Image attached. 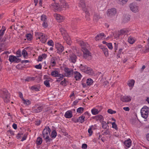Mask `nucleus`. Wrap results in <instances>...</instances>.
I'll return each instance as SVG.
<instances>
[{
	"mask_svg": "<svg viewBox=\"0 0 149 149\" xmlns=\"http://www.w3.org/2000/svg\"><path fill=\"white\" fill-rule=\"evenodd\" d=\"M88 67L86 65H81L79 67L80 69L83 72H85V71L86 70L87 68Z\"/></svg>",
	"mask_w": 149,
	"mask_h": 149,
	"instance_id": "28",
	"label": "nucleus"
},
{
	"mask_svg": "<svg viewBox=\"0 0 149 149\" xmlns=\"http://www.w3.org/2000/svg\"><path fill=\"white\" fill-rule=\"evenodd\" d=\"M41 20L43 21H47V17L45 15H42L41 17Z\"/></svg>",
	"mask_w": 149,
	"mask_h": 149,
	"instance_id": "46",
	"label": "nucleus"
},
{
	"mask_svg": "<svg viewBox=\"0 0 149 149\" xmlns=\"http://www.w3.org/2000/svg\"><path fill=\"white\" fill-rule=\"evenodd\" d=\"M22 53V54L23 55V56L24 57H26L27 56H28L27 52H26V51L24 49L23 50Z\"/></svg>",
	"mask_w": 149,
	"mask_h": 149,
	"instance_id": "49",
	"label": "nucleus"
},
{
	"mask_svg": "<svg viewBox=\"0 0 149 149\" xmlns=\"http://www.w3.org/2000/svg\"><path fill=\"white\" fill-rule=\"evenodd\" d=\"M135 41L134 39L132 37H129L128 39V42L131 44H133Z\"/></svg>",
	"mask_w": 149,
	"mask_h": 149,
	"instance_id": "38",
	"label": "nucleus"
},
{
	"mask_svg": "<svg viewBox=\"0 0 149 149\" xmlns=\"http://www.w3.org/2000/svg\"><path fill=\"white\" fill-rule=\"evenodd\" d=\"M26 37L27 39L29 41L31 40L32 39V36L30 33H29L26 34Z\"/></svg>",
	"mask_w": 149,
	"mask_h": 149,
	"instance_id": "48",
	"label": "nucleus"
},
{
	"mask_svg": "<svg viewBox=\"0 0 149 149\" xmlns=\"http://www.w3.org/2000/svg\"><path fill=\"white\" fill-rule=\"evenodd\" d=\"M84 111V108L80 107L77 109V112L78 113H82Z\"/></svg>",
	"mask_w": 149,
	"mask_h": 149,
	"instance_id": "45",
	"label": "nucleus"
},
{
	"mask_svg": "<svg viewBox=\"0 0 149 149\" xmlns=\"http://www.w3.org/2000/svg\"><path fill=\"white\" fill-rule=\"evenodd\" d=\"M102 127L104 129H107V127L108 126L107 123L104 121H103L102 123Z\"/></svg>",
	"mask_w": 149,
	"mask_h": 149,
	"instance_id": "42",
	"label": "nucleus"
},
{
	"mask_svg": "<svg viewBox=\"0 0 149 149\" xmlns=\"http://www.w3.org/2000/svg\"><path fill=\"white\" fill-rule=\"evenodd\" d=\"M16 59V56L13 55H10L9 57L8 60L10 62H15Z\"/></svg>",
	"mask_w": 149,
	"mask_h": 149,
	"instance_id": "21",
	"label": "nucleus"
},
{
	"mask_svg": "<svg viewBox=\"0 0 149 149\" xmlns=\"http://www.w3.org/2000/svg\"><path fill=\"white\" fill-rule=\"evenodd\" d=\"M64 116L66 118H70L72 116V112L70 110L67 111L65 113Z\"/></svg>",
	"mask_w": 149,
	"mask_h": 149,
	"instance_id": "13",
	"label": "nucleus"
},
{
	"mask_svg": "<svg viewBox=\"0 0 149 149\" xmlns=\"http://www.w3.org/2000/svg\"><path fill=\"white\" fill-rule=\"evenodd\" d=\"M131 98L130 96H122L120 98L121 100L123 102H129L131 100Z\"/></svg>",
	"mask_w": 149,
	"mask_h": 149,
	"instance_id": "12",
	"label": "nucleus"
},
{
	"mask_svg": "<svg viewBox=\"0 0 149 149\" xmlns=\"http://www.w3.org/2000/svg\"><path fill=\"white\" fill-rule=\"evenodd\" d=\"M64 75L62 74H58V76L57 77H59V79H62L64 77Z\"/></svg>",
	"mask_w": 149,
	"mask_h": 149,
	"instance_id": "61",
	"label": "nucleus"
},
{
	"mask_svg": "<svg viewBox=\"0 0 149 149\" xmlns=\"http://www.w3.org/2000/svg\"><path fill=\"white\" fill-rule=\"evenodd\" d=\"M43 107L41 106L37 107L36 108L33 109V111L34 113H38L41 112L42 111Z\"/></svg>",
	"mask_w": 149,
	"mask_h": 149,
	"instance_id": "14",
	"label": "nucleus"
},
{
	"mask_svg": "<svg viewBox=\"0 0 149 149\" xmlns=\"http://www.w3.org/2000/svg\"><path fill=\"white\" fill-rule=\"evenodd\" d=\"M16 54L17 55V57H19L21 56V51L19 50H17L16 52Z\"/></svg>",
	"mask_w": 149,
	"mask_h": 149,
	"instance_id": "57",
	"label": "nucleus"
},
{
	"mask_svg": "<svg viewBox=\"0 0 149 149\" xmlns=\"http://www.w3.org/2000/svg\"><path fill=\"white\" fill-rule=\"evenodd\" d=\"M79 6L82 8V9L85 13L89 15V12L87 8H86V5L84 0H80L79 3Z\"/></svg>",
	"mask_w": 149,
	"mask_h": 149,
	"instance_id": "3",
	"label": "nucleus"
},
{
	"mask_svg": "<svg viewBox=\"0 0 149 149\" xmlns=\"http://www.w3.org/2000/svg\"><path fill=\"white\" fill-rule=\"evenodd\" d=\"M92 113L94 115L98 114L99 113L98 110L96 109H93L91 110Z\"/></svg>",
	"mask_w": 149,
	"mask_h": 149,
	"instance_id": "41",
	"label": "nucleus"
},
{
	"mask_svg": "<svg viewBox=\"0 0 149 149\" xmlns=\"http://www.w3.org/2000/svg\"><path fill=\"white\" fill-rule=\"evenodd\" d=\"M37 77V76H36L35 77H29L26 78L25 79V81H33L35 80V79Z\"/></svg>",
	"mask_w": 149,
	"mask_h": 149,
	"instance_id": "30",
	"label": "nucleus"
},
{
	"mask_svg": "<svg viewBox=\"0 0 149 149\" xmlns=\"http://www.w3.org/2000/svg\"><path fill=\"white\" fill-rule=\"evenodd\" d=\"M119 33H120L121 35L122 34H125L126 33V31L123 30H121L120 31H118Z\"/></svg>",
	"mask_w": 149,
	"mask_h": 149,
	"instance_id": "60",
	"label": "nucleus"
},
{
	"mask_svg": "<svg viewBox=\"0 0 149 149\" xmlns=\"http://www.w3.org/2000/svg\"><path fill=\"white\" fill-rule=\"evenodd\" d=\"M107 46L110 49H111L113 48V47L112 45V44L111 43H107Z\"/></svg>",
	"mask_w": 149,
	"mask_h": 149,
	"instance_id": "56",
	"label": "nucleus"
},
{
	"mask_svg": "<svg viewBox=\"0 0 149 149\" xmlns=\"http://www.w3.org/2000/svg\"><path fill=\"white\" fill-rule=\"evenodd\" d=\"M100 18V17L98 14L95 13L94 14L93 17V19L94 20L97 21Z\"/></svg>",
	"mask_w": 149,
	"mask_h": 149,
	"instance_id": "33",
	"label": "nucleus"
},
{
	"mask_svg": "<svg viewBox=\"0 0 149 149\" xmlns=\"http://www.w3.org/2000/svg\"><path fill=\"white\" fill-rule=\"evenodd\" d=\"M51 130L49 127H46L43 130L42 132V135L43 138L49 136Z\"/></svg>",
	"mask_w": 149,
	"mask_h": 149,
	"instance_id": "4",
	"label": "nucleus"
},
{
	"mask_svg": "<svg viewBox=\"0 0 149 149\" xmlns=\"http://www.w3.org/2000/svg\"><path fill=\"white\" fill-rule=\"evenodd\" d=\"M78 19L77 18H73L72 20L71 24L72 25H73L76 24L77 22Z\"/></svg>",
	"mask_w": 149,
	"mask_h": 149,
	"instance_id": "50",
	"label": "nucleus"
},
{
	"mask_svg": "<svg viewBox=\"0 0 149 149\" xmlns=\"http://www.w3.org/2000/svg\"><path fill=\"white\" fill-rule=\"evenodd\" d=\"M130 10L133 12H136L138 10V7L135 4L132 3L130 4Z\"/></svg>",
	"mask_w": 149,
	"mask_h": 149,
	"instance_id": "9",
	"label": "nucleus"
},
{
	"mask_svg": "<svg viewBox=\"0 0 149 149\" xmlns=\"http://www.w3.org/2000/svg\"><path fill=\"white\" fill-rule=\"evenodd\" d=\"M44 84L47 87H49L50 86L49 81H45L44 82Z\"/></svg>",
	"mask_w": 149,
	"mask_h": 149,
	"instance_id": "52",
	"label": "nucleus"
},
{
	"mask_svg": "<svg viewBox=\"0 0 149 149\" xmlns=\"http://www.w3.org/2000/svg\"><path fill=\"white\" fill-rule=\"evenodd\" d=\"M146 50L144 51V52L146 53L149 52V45H147L146 46Z\"/></svg>",
	"mask_w": 149,
	"mask_h": 149,
	"instance_id": "59",
	"label": "nucleus"
},
{
	"mask_svg": "<svg viewBox=\"0 0 149 149\" xmlns=\"http://www.w3.org/2000/svg\"><path fill=\"white\" fill-rule=\"evenodd\" d=\"M57 135V134L56 131L55 130H53L51 133V136L52 138H54L56 137Z\"/></svg>",
	"mask_w": 149,
	"mask_h": 149,
	"instance_id": "34",
	"label": "nucleus"
},
{
	"mask_svg": "<svg viewBox=\"0 0 149 149\" xmlns=\"http://www.w3.org/2000/svg\"><path fill=\"white\" fill-rule=\"evenodd\" d=\"M47 44L50 46H53L54 44V42L52 40H49L47 42Z\"/></svg>",
	"mask_w": 149,
	"mask_h": 149,
	"instance_id": "53",
	"label": "nucleus"
},
{
	"mask_svg": "<svg viewBox=\"0 0 149 149\" xmlns=\"http://www.w3.org/2000/svg\"><path fill=\"white\" fill-rule=\"evenodd\" d=\"M76 59L77 57L75 54H72L70 55L69 60L72 63H75L76 61Z\"/></svg>",
	"mask_w": 149,
	"mask_h": 149,
	"instance_id": "15",
	"label": "nucleus"
},
{
	"mask_svg": "<svg viewBox=\"0 0 149 149\" xmlns=\"http://www.w3.org/2000/svg\"><path fill=\"white\" fill-rule=\"evenodd\" d=\"M35 67L36 69H41L42 68V65L40 64H39L38 65H35Z\"/></svg>",
	"mask_w": 149,
	"mask_h": 149,
	"instance_id": "58",
	"label": "nucleus"
},
{
	"mask_svg": "<svg viewBox=\"0 0 149 149\" xmlns=\"http://www.w3.org/2000/svg\"><path fill=\"white\" fill-rule=\"evenodd\" d=\"M120 33H119V32L118 31L117 33H115L113 34L114 38L116 39H117L120 38V36H121Z\"/></svg>",
	"mask_w": 149,
	"mask_h": 149,
	"instance_id": "44",
	"label": "nucleus"
},
{
	"mask_svg": "<svg viewBox=\"0 0 149 149\" xmlns=\"http://www.w3.org/2000/svg\"><path fill=\"white\" fill-rule=\"evenodd\" d=\"M31 89L33 91H38L39 90L40 87L37 86H33L31 87Z\"/></svg>",
	"mask_w": 149,
	"mask_h": 149,
	"instance_id": "29",
	"label": "nucleus"
},
{
	"mask_svg": "<svg viewBox=\"0 0 149 149\" xmlns=\"http://www.w3.org/2000/svg\"><path fill=\"white\" fill-rule=\"evenodd\" d=\"M90 127V128L88 129V132L90 136H91L93 133V131L92 130V129Z\"/></svg>",
	"mask_w": 149,
	"mask_h": 149,
	"instance_id": "62",
	"label": "nucleus"
},
{
	"mask_svg": "<svg viewBox=\"0 0 149 149\" xmlns=\"http://www.w3.org/2000/svg\"><path fill=\"white\" fill-rule=\"evenodd\" d=\"M42 142V139L41 137H38L36 140V144L38 145L41 144Z\"/></svg>",
	"mask_w": 149,
	"mask_h": 149,
	"instance_id": "35",
	"label": "nucleus"
},
{
	"mask_svg": "<svg viewBox=\"0 0 149 149\" xmlns=\"http://www.w3.org/2000/svg\"><path fill=\"white\" fill-rule=\"evenodd\" d=\"M131 140L129 139L124 142V144L127 148H129L131 146Z\"/></svg>",
	"mask_w": 149,
	"mask_h": 149,
	"instance_id": "16",
	"label": "nucleus"
},
{
	"mask_svg": "<svg viewBox=\"0 0 149 149\" xmlns=\"http://www.w3.org/2000/svg\"><path fill=\"white\" fill-rule=\"evenodd\" d=\"M74 77L76 80H78L81 79V75L79 72L75 71L74 72Z\"/></svg>",
	"mask_w": 149,
	"mask_h": 149,
	"instance_id": "17",
	"label": "nucleus"
},
{
	"mask_svg": "<svg viewBox=\"0 0 149 149\" xmlns=\"http://www.w3.org/2000/svg\"><path fill=\"white\" fill-rule=\"evenodd\" d=\"M104 33H101L99 35H97L95 37V38L96 40H98L102 38L104 36Z\"/></svg>",
	"mask_w": 149,
	"mask_h": 149,
	"instance_id": "23",
	"label": "nucleus"
},
{
	"mask_svg": "<svg viewBox=\"0 0 149 149\" xmlns=\"http://www.w3.org/2000/svg\"><path fill=\"white\" fill-rule=\"evenodd\" d=\"M50 6H52L56 10H57L58 8L60 7V5L59 3H55L51 4Z\"/></svg>",
	"mask_w": 149,
	"mask_h": 149,
	"instance_id": "24",
	"label": "nucleus"
},
{
	"mask_svg": "<svg viewBox=\"0 0 149 149\" xmlns=\"http://www.w3.org/2000/svg\"><path fill=\"white\" fill-rule=\"evenodd\" d=\"M85 73L89 75H91L93 74V71L90 68L88 67L86 70H85Z\"/></svg>",
	"mask_w": 149,
	"mask_h": 149,
	"instance_id": "22",
	"label": "nucleus"
},
{
	"mask_svg": "<svg viewBox=\"0 0 149 149\" xmlns=\"http://www.w3.org/2000/svg\"><path fill=\"white\" fill-rule=\"evenodd\" d=\"M85 117L83 116H81L79 118V119L77 120V122H80L81 123H83L85 120Z\"/></svg>",
	"mask_w": 149,
	"mask_h": 149,
	"instance_id": "31",
	"label": "nucleus"
},
{
	"mask_svg": "<svg viewBox=\"0 0 149 149\" xmlns=\"http://www.w3.org/2000/svg\"><path fill=\"white\" fill-rule=\"evenodd\" d=\"M103 116L101 115H99L95 117L94 119L97 120H101L103 119Z\"/></svg>",
	"mask_w": 149,
	"mask_h": 149,
	"instance_id": "47",
	"label": "nucleus"
},
{
	"mask_svg": "<svg viewBox=\"0 0 149 149\" xmlns=\"http://www.w3.org/2000/svg\"><path fill=\"white\" fill-rule=\"evenodd\" d=\"M134 82L135 81L133 79H131L130 81H128L127 84L129 87H132L134 85Z\"/></svg>",
	"mask_w": 149,
	"mask_h": 149,
	"instance_id": "26",
	"label": "nucleus"
},
{
	"mask_svg": "<svg viewBox=\"0 0 149 149\" xmlns=\"http://www.w3.org/2000/svg\"><path fill=\"white\" fill-rule=\"evenodd\" d=\"M102 49L105 56L106 57H107L109 55L108 49L106 48L103 47L102 48Z\"/></svg>",
	"mask_w": 149,
	"mask_h": 149,
	"instance_id": "25",
	"label": "nucleus"
},
{
	"mask_svg": "<svg viewBox=\"0 0 149 149\" xmlns=\"http://www.w3.org/2000/svg\"><path fill=\"white\" fill-rule=\"evenodd\" d=\"M56 58L55 57H52L51 59V63L53 64V65H52V67L54 66L56 63Z\"/></svg>",
	"mask_w": 149,
	"mask_h": 149,
	"instance_id": "32",
	"label": "nucleus"
},
{
	"mask_svg": "<svg viewBox=\"0 0 149 149\" xmlns=\"http://www.w3.org/2000/svg\"><path fill=\"white\" fill-rule=\"evenodd\" d=\"M48 38L47 35L44 34L39 39L40 41L42 43H45L47 41Z\"/></svg>",
	"mask_w": 149,
	"mask_h": 149,
	"instance_id": "18",
	"label": "nucleus"
},
{
	"mask_svg": "<svg viewBox=\"0 0 149 149\" xmlns=\"http://www.w3.org/2000/svg\"><path fill=\"white\" fill-rule=\"evenodd\" d=\"M22 101L24 104L26 105H29L31 104V101L29 100H26L24 99H23Z\"/></svg>",
	"mask_w": 149,
	"mask_h": 149,
	"instance_id": "39",
	"label": "nucleus"
},
{
	"mask_svg": "<svg viewBox=\"0 0 149 149\" xmlns=\"http://www.w3.org/2000/svg\"><path fill=\"white\" fill-rule=\"evenodd\" d=\"M107 112L111 114L115 113H116V111H113L111 109H108Z\"/></svg>",
	"mask_w": 149,
	"mask_h": 149,
	"instance_id": "51",
	"label": "nucleus"
},
{
	"mask_svg": "<svg viewBox=\"0 0 149 149\" xmlns=\"http://www.w3.org/2000/svg\"><path fill=\"white\" fill-rule=\"evenodd\" d=\"M2 29L0 30V36H3L4 34L6 29L5 27L3 26L2 27Z\"/></svg>",
	"mask_w": 149,
	"mask_h": 149,
	"instance_id": "43",
	"label": "nucleus"
},
{
	"mask_svg": "<svg viewBox=\"0 0 149 149\" xmlns=\"http://www.w3.org/2000/svg\"><path fill=\"white\" fill-rule=\"evenodd\" d=\"M4 42L3 43L0 42V50H3L4 49Z\"/></svg>",
	"mask_w": 149,
	"mask_h": 149,
	"instance_id": "55",
	"label": "nucleus"
},
{
	"mask_svg": "<svg viewBox=\"0 0 149 149\" xmlns=\"http://www.w3.org/2000/svg\"><path fill=\"white\" fill-rule=\"evenodd\" d=\"M130 20V18L128 16H126L123 19V21L124 23L127 22Z\"/></svg>",
	"mask_w": 149,
	"mask_h": 149,
	"instance_id": "40",
	"label": "nucleus"
},
{
	"mask_svg": "<svg viewBox=\"0 0 149 149\" xmlns=\"http://www.w3.org/2000/svg\"><path fill=\"white\" fill-rule=\"evenodd\" d=\"M81 47L82 50V49L87 50L89 47V45L86 42H84L83 41H81L79 43Z\"/></svg>",
	"mask_w": 149,
	"mask_h": 149,
	"instance_id": "10",
	"label": "nucleus"
},
{
	"mask_svg": "<svg viewBox=\"0 0 149 149\" xmlns=\"http://www.w3.org/2000/svg\"><path fill=\"white\" fill-rule=\"evenodd\" d=\"M141 113L142 117L146 119L148 117L149 113V108L146 106H144L141 109Z\"/></svg>",
	"mask_w": 149,
	"mask_h": 149,
	"instance_id": "2",
	"label": "nucleus"
},
{
	"mask_svg": "<svg viewBox=\"0 0 149 149\" xmlns=\"http://www.w3.org/2000/svg\"><path fill=\"white\" fill-rule=\"evenodd\" d=\"M45 142L48 144H50V142L52 140V139L49 137V136H48L44 138Z\"/></svg>",
	"mask_w": 149,
	"mask_h": 149,
	"instance_id": "19",
	"label": "nucleus"
},
{
	"mask_svg": "<svg viewBox=\"0 0 149 149\" xmlns=\"http://www.w3.org/2000/svg\"><path fill=\"white\" fill-rule=\"evenodd\" d=\"M54 16L57 21L59 22H62L65 19L64 17L57 13L54 14Z\"/></svg>",
	"mask_w": 149,
	"mask_h": 149,
	"instance_id": "6",
	"label": "nucleus"
},
{
	"mask_svg": "<svg viewBox=\"0 0 149 149\" xmlns=\"http://www.w3.org/2000/svg\"><path fill=\"white\" fill-rule=\"evenodd\" d=\"M116 13V10L115 8L109 9L107 11V15L109 16H111L115 15Z\"/></svg>",
	"mask_w": 149,
	"mask_h": 149,
	"instance_id": "7",
	"label": "nucleus"
},
{
	"mask_svg": "<svg viewBox=\"0 0 149 149\" xmlns=\"http://www.w3.org/2000/svg\"><path fill=\"white\" fill-rule=\"evenodd\" d=\"M86 13V20H87V21H89L90 20V18L89 17V16L90 15V13H89V15H88L86 13Z\"/></svg>",
	"mask_w": 149,
	"mask_h": 149,
	"instance_id": "64",
	"label": "nucleus"
},
{
	"mask_svg": "<svg viewBox=\"0 0 149 149\" xmlns=\"http://www.w3.org/2000/svg\"><path fill=\"white\" fill-rule=\"evenodd\" d=\"M55 46L57 49V53H60L63 51L64 50L63 47L60 44L57 43L55 44Z\"/></svg>",
	"mask_w": 149,
	"mask_h": 149,
	"instance_id": "8",
	"label": "nucleus"
},
{
	"mask_svg": "<svg viewBox=\"0 0 149 149\" xmlns=\"http://www.w3.org/2000/svg\"><path fill=\"white\" fill-rule=\"evenodd\" d=\"M60 7H61V8H68L69 7L68 5L64 1H63V2L61 3L60 4Z\"/></svg>",
	"mask_w": 149,
	"mask_h": 149,
	"instance_id": "20",
	"label": "nucleus"
},
{
	"mask_svg": "<svg viewBox=\"0 0 149 149\" xmlns=\"http://www.w3.org/2000/svg\"><path fill=\"white\" fill-rule=\"evenodd\" d=\"M93 83V81L91 79H88L87 80L86 83L88 86L91 85Z\"/></svg>",
	"mask_w": 149,
	"mask_h": 149,
	"instance_id": "36",
	"label": "nucleus"
},
{
	"mask_svg": "<svg viewBox=\"0 0 149 149\" xmlns=\"http://www.w3.org/2000/svg\"><path fill=\"white\" fill-rule=\"evenodd\" d=\"M59 73L56 70L53 71L51 72V75L54 77H57L58 76Z\"/></svg>",
	"mask_w": 149,
	"mask_h": 149,
	"instance_id": "27",
	"label": "nucleus"
},
{
	"mask_svg": "<svg viewBox=\"0 0 149 149\" xmlns=\"http://www.w3.org/2000/svg\"><path fill=\"white\" fill-rule=\"evenodd\" d=\"M0 96L6 103L8 102L10 98V95L8 91L4 88L0 91Z\"/></svg>",
	"mask_w": 149,
	"mask_h": 149,
	"instance_id": "1",
	"label": "nucleus"
},
{
	"mask_svg": "<svg viewBox=\"0 0 149 149\" xmlns=\"http://www.w3.org/2000/svg\"><path fill=\"white\" fill-rule=\"evenodd\" d=\"M112 127L113 128L116 129L117 128V125L115 122H113L112 124Z\"/></svg>",
	"mask_w": 149,
	"mask_h": 149,
	"instance_id": "63",
	"label": "nucleus"
},
{
	"mask_svg": "<svg viewBox=\"0 0 149 149\" xmlns=\"http://www.w3.org/2000/svg\"><path fill=\"white\" fill-rule=\"evenodd\" d=\"M83 52V57L85 58H86L89 56H91V53H90L88 49H82Z\"/></svg>",
	"mask_w": 149,
	"mask_h": 149,
	"instance_id": "11",
	"label": "nucleus"
},
{
	"mask_svg": "<svg viewBox=\"0 0 149 149\" xmlns=\"http://www.w3.org/2000/svg\"><path fill=\"white\" fill-rule=\"evenodd\" d=\"M64 71L65 72V75L66 77H70L71 75L73 74V70L71 68H65L64 69Z\"/></svg>",
	"mask_w": 149,
	"mask_h": 149,
	"instance_id": "5",
	"label": "nucleus"
},
{
	"mask_svg": "<svg viewBox=\"0 0 149 149\" xmlns=\"http://www.w3.org/2000/svg\"><path fill=\"white\" fill-rule=\"evenodd\" d=\"M44 34L40 32L35 33V36L38 39H40V38H41Z\"/></svg>",
	"mask_w": 149,
	"mask_h": 149,
	"instance_id": "37",
	"label": "nucleus"
},
{
	"mask_svg": "<svg viewBox=\"0 0 149 149\" xmlns=\"http://www.w3.org/2000/svg\"><path fill=\"white\" fill-rule=\"evenodd\" d=\"M43 22V23L42 24L43 26L45 28H46L48 26L47 21H45L44 22Z\"/></svg>",
	"mask_w": 149,
	"mask_h": 149,
	"instance_id": "54",
	"label": "nucleus"
}]
</instances>
